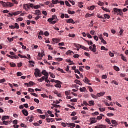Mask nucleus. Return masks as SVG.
Returning <instances> with one entry per match:
<instances>
[{"mask_svg": "<svg viewBox=\"0 0 128 128\" xmlns=\"http://www.w3.org/2000/svg\"><path fill=\"white\" fill-rule=\"evenodd\" d=\"M98 128H106V126L105 125H99L98 126Z\"/></svg>", "mask_w": 128, "mask_h": 128, "instance_id": "obj_47", "label": "nucleus"}, {"mask_svg": "<svg viewBox=\"0 0 128 128\" xmlns=\"http://www.w3.org/2000/svg\"><path fill=\"white\" fill-rule=\"evenodd\" d=\"M91 122L90 124H96L98 122V121H96V118H90Z\"/></svg>", "mask_w": 128, "mask_h": 128, "instance_id": "obj_11", "label": "nucleus"}, {"mask_svg": "<svg viewBox=\"0 0 128 128\" xmlns=\"http://www.w3.org/2000/svg\"><path fill=\"white\" fill-rule=\"evenodd\" d=\"M58 22V19L56 15H53L52 18L48 20V22H50V24H56Z\"/></svg>", "mask_w": 128, "mask_h": 128, "instance_id": "obj_1", "label": "nucleus"}, {"mask_svg": "<svg viewBox=\"0 0 128 128\" xmlns=\"http://www.w3.org/2000/svg\"><path fill=\"white\" fill-rule=\"evenodd\" d=\"M102 116H99L97 117L96 120H102Z\"/></svg>", "mask_w": 128, "mask_h": 128, "instance_id": "obj_63", "label": "nucleus"}, {"mask_svg": "<svg viewBox=\"0 0 128 128\" xmlns=\"http://www.w3.org/2000/svg\"><path fill=\"white\" fill-rule=\"evenodd\" d=\"M104 18H105V19L108 18V20H110V15H108V14H104Z\"/></svg>", "mask_w": 128, "mask_h": 128, "instance_id": "obj_30", "label": "nucleus"}, {"mask_svg": "<svg viewBox=\"0 0 128 128\" xmlns=\"http://www.w3.org/2000/svg\"><path fill=\"white\" fill-rule=\"evenodd\" d=\"M99 110L101 112H106V108H99Z\"/></svg>", "mask_w": 128, "mask_h": 128, "instance_id": "obj_50", "label": "nucleus"}, {"mask_svg": "<svg viewBox=\"0 0 128 128\" xmlns=\"http://www.w3.org/2000/svg\"><path fill=\"white\" fill-rule=\"evenodd\" d=\"M22 114L25 116H28V112L26 110H22Z\"/></svg>", "mask_w": 128, "mask_h": 128, "instance_id": "obj_12", "label": "nucleus"}, {"mask_svg": "<svg viewBox=\"0 0 128 128\" xmlns=\"http://www.w3.org/2000/svg\"><path fill=\"white\" fill-rule=\"evenodd\" d=\"M58 72H60L62 74H66V72L64 71V70L61 69L60 68H58Z\"/></svg>", "mask_w": 128, "mask_h": 128, "instance_id": "obj_34", "label": "nucleus"}, {"mask_svg": "<svg viewBox=\"0 0 128 128\" xmlns=\"http://www.w3.org/2000/svg\"><path fill=\"white\" fill-rule=\"evenodd\" d=\"M35 16H42V12H40V10H36V13L34 14Z\"/></svg>", "mask_w": 128, "mask_h": 128, "instance_id": "obj_13", "label": "nucleus"}, {"mask_svg": "<svg viewBox=\"0 0 128 128\" xmlns=\"http://www.w3.org/2000/svg\"><path fill=\"white\" fill-rule=\"evenodd\" d=\"M50 82H55L56 84H58L59 82H60V81L56 80H51Z\"/></svg>", "mask_w": 128, "mask_h": 128, "instance_id": "obj_32", "label": "nucleus"}, {"mask_svg": "<svg viewBox=\"0 0 128 128\" xmlns=\"http://www.w3.org/2000/svg\"><path fill=\"white\" fill-rule=\"evenodd\" d=\"M34 10H38V8H40V5H36V6H34Z\"/></svg>", "mask_w": 128, "mask_h": 128, "instance_id": "obj_39", "label": "nucleus"}, {"mask_svg": "<svg viewBox=\"0 0 128 128\" xmlns=\"http://www.w3.org/2000/svg\"><path fill=\"white\" fill-rule=\"evenodd\" d=\"M89 48L92 52H96V46L95 44L93 45V46H90Z\"/></svg>", "mask_w": 128, "mask_h": 128, "instance_id": "obj_6", "label": "nucleus"}, {"mask_svg": "<svg viewBox=\"0 0 128 128\" xmlns=\"http://www.w3.org/2000/svg\"><path fill=\"white\" fill-rule=\"evenodd\" d=\"M52 106H54V108H62V106H60L56 104H52Z\"/></svg>", "mask_w": 128, "mask_h": 128, "instance_id": "obj_29", "label": "nucleus"}, {"mask_svg": "<svg viewBox=\"0 0 128 128\" xmlns=\"http://www.w3.org/2000/svg\"><path fill=\"white\" fill-rule=\"evenodd\" d=\"M52 4H60V2H58V0H52Z\"/></svg>", "mask_w": 128, "mask_h": 128, "instance_id": "obj_28", "label": "nucleus"}, {"mask_svg": "<svg viewBox=\"0 0 128 128\" xmlns=\"http://www.w3.org/2000/svg\"><path fill=\"white\" fill-rule=\"evenodd\" d=\"M15 28H16V30H18L20 28V26L18 23L15 24Z\"/></svg>", "mask_w": 128, "mask_h": 128, "instance_id": "obj_52", "label": "nucleus"}, {"mask_svg": "<svg viewBox=\"0 0 128 128\" xmlns=\"http://www.w3.org/2000/svg\"><path fill=\"white\" fill-rule=\"evenodd\" d=\"M18 56L21 58H28V57H26V56H23L20 54H19Z\"/></svg>", "mask_w": 128, "mask_h": 128, "instance_id": "obj_35", "label": "nucleus"}, {"mask_svg": "<svg viewBox=\"0 0 128 128\" xmlns=\"http://www.w3.org/2000/svg\"><path fill=\"white\" fill-rule=\"evenodd\" d=\"M29 8H31L34 10V4H29Z\"/></svg>", "mask_w": 128, "mask_h": 128, "instance_id": "obj_41", "label": "nucleus"}, {"mask_svg": "<svg viewBox=\"0 0 128 128\" xmlns=\"http://www.w3.org/2000/svg\"><path fill=\"white\" fill-rule=\"evenodd\" d=\"M114 10L115 12H116L118 16H123L124 13L122 12V10L118 9L117 8H114Z\"/></svg>", "mask_w": 128, "mask_h": 128, "instance_id": "obj_4", "label": "nucleus"}, {"mask_svg": "<svg viewBox=\"0 0 128 128\" xmlns=\"http://www.w3.org/2000/svg\"><path fill=\"white\" fill-rule=\"evenodd\" d=\"M7 56L10 58H12V60H14V58L16 60H18V58H20L16 55H14V56H12L10 55L7 54Z\"/></svg>", "mask_w": 128, "mask_h": 128, "instance_id": "obj_7", "label": "nucleus"}, {"mask_svg": "<svg viewBox=\"0 0 128 128\" xmlns=\"http://www.w3.org/2000/svg\"><path fill=\"white\" fill-rule=\"evenodd\" d=\"M86 90V88L84 87L83 88H80V91L81 92H84V90Z\"/></svg>", "mask_w": 128, "mask_h": 128, "instance_id": "obj_45", "label": "nucleus"}, {"mask_svg": "<svg viewBox=\"0 0 128 128\" xmlns=\"http://www.w3.org/2000/svg\"><path fill=\"white\" fill-rule=\"evenodd\" d=\"M6 120H10V116H3L2 118V121Z\"/></svg>", "mask_w": 128, "mask_h": 128, "instance_id": "obj_17", "label": "nucleus"}, {"mask_svg": "<svg viewBox=\"0 0 128 128\" xmlns=\"http://www.w3.org/2000/svg\"><path fill=\"white\" fill-rule=\"evenodd\" d=\"M114 70H116V72H120V68L116 66H114Z\"/></svg>", "mask_w": 128, "mask_h": 128, "instance_id": "obj_33", "label": "nucleus"}, {"mask_svg": "<svg viewBox=\"0 0 128 128\" xmlns=\"http://www.w3.org/2000/svg\"><path fill=\"white\" fill-rule=\"evenodd\" d=\"M34 116H30V120L29 122H34Z\"/></svg>", "mask_w": 128, "mask_h": 128, "instance_id": "obj_46", "label": "nucleus"}, {"mask_svg": "<svg viewBox=\"0 0 128 128\" xmlns=\"http://www.w3.org/2000/svg\"><path fill=\"white\" fill-rule=\"evenodd\" d=\"M42 14L46 16H48V12H46V11H42Z\"/></svg>", "mask_w": 128, "mask_h": 128, "instance_id": "obj_56", "label": "nucleus"}, {"mask_svg": "<svg viewBox=\"0 0 128 128\" xmlns=\"http://www.w3.org/2000/svg\"><path fill=\"white\" fill-rule=\"evenodd\" d=\"M84 40H85V42H88V46H92V44H94V43L92 42V41H88V40H86L84 39Z\"/></svg>", "mask_w": 128, "mask_h": 128, "instance_id": "obj_18", "label": "nucleus"}, {"mask_svg": "<svg viewBox=\"0 0 128 128\" xmlns=\"http://www.w3.org/2000/svg\"><path fill=\"white\" fill-rule=\"evenodd\" d=\"M89 104H90V106H94V101H93V100L90 101Z\"/></svg>", "mask_w": 128, "mask_h": 128, "instance_id": "obj_48", "label": "nucleus"}, {"mask_svg": "<svg viewBox=\"0 0 128 128\" xmlns=\"http://www.w3.org/2000/svg\"><path fill=\"white\" fill-rule=\"evenodd\" d=\"M124 30L123 29L120 30V36H122V34H124Z\"/></svg>", "mask_w": 128, "mask_h": 128, "instance_id": "obj_58", "label": "nucleus"}, {"mask_svg": "<svg viewBox=\"0 0 128 128\" xmlns=\"http://www.w3.org/2000/svg\"><path fill=\"white\" fill-rule=\"evenodd\" d=\"M121 58L124 60V62H128V60H126V58L124 54H121L120 55Z\"/></svg>", "mask_w": 128, "mask_h": 128, "instance_id": "obj_14", "label": "nucleus"}, {"mask_svg": "<svg viewBox=\"0 0 128 128\" xmlns=\"http://www.w3.org/2000/svg\"><path fill=\"white\" fill-rule=\"evenodd\" d=\"M100 114V113L98 112H95L94 113H93L92 114V116H98Z\"/></svg>", "mask_w": 128, "mask_h": 128, "instance_id": "obj_62", "label": "nucleus"}, {"mask_svg": "<svg viewBox=\"0 0 128 128\" xmlns=\"http://www.w3.org/2000/svg\"><path fill=\"white\" fill-rule=\"evenodd\" d=\"M50 77L52 78H56V76L52 74V73H50Z\"/></svg>", "mask_w": 128, "mask_h": 128, "instance_id": "obj_57", "label": "nucleus"}, {"mask_svg": "<svg viewBox=\"0 0 128 128\" xmlns=\"http://www.w3.org/2000/svg\"><path fill=\"white\" fill-rule=\"evenodd\" d=\"M47 46H48V48H48V50H54V48H52V46H51V45L48 44V45H47Z\"/></svg>", "mask_w": 128, "mask_h": 128, "instance_id": "obj_42", "label": "nucleus"}, {"mask_svg": "<svg viewBox=\"0 0 128 128\" xmlns=\"http://www.w3.org/2000/svg\"><path fill=\"white\" fill-rule=\"evenodd\" d=\"M111 122L112 124H114L115 126H118V123L116 120H112Z\"/></svg>", "mask_w": 128, "mask_h": 128, "instance_id": "obj_24", "label": "nucleus"}, {"mask_svg": "<svg viewBox=\"0 0 128 128\" xmlns=\"http://www.w3.org/2000/svg\"><path fill=\"white\" fill-rule=\"evenodd\" d=\"M28 92H34V89H32L30 88H29L28 89Z\"/></svg>", "mask_w": 128, "mask_h": 128, "instance_id": "obj_53", "label": "nucleus"}, {"mask_svg": "<svg viewBox=\"0 0 128 128\" xmlns=\"http://www.w3.org/2000/svg\"><path fill=\"white\" fill-rule=\"evenodd\" d=\"M3 124L5 126H8V122H6V120L3 121Z\"/></svg>", "mask_w": 128, "mask_h": 128, "instance_id": "obj_55", "label": "nucleus"}, {"mask_svg": "<svg viewBox=\"0 0 128 128\" xmlns=\"http://www.w3.org/2000/svg\"><path fill=\"white\" fill-rule=\"evenodd\" d=\"M74 46H75L76 48H82V50H86L87 52H90V49H88V48H86L84 46H82V45L74 44Z\"/></svg>", "mask_w": 128, "mask_h": 128, "instance_id": "obj_3", "label": "nucleus"}, {"mask_svg": "<svg viewBox=\"0 0 128 128\" xmlns=\"http://www.w3.org/2000/svg\"><path fill=\"white\" fill-rule=\"evenodd\" d=\"M71 102H78V100L77 99H72L70 100Z\"/></svg>", "mask_w": 128, "mask_h": 128, "instance_id": "obj_49", "label": "nucleus"}, {"mask_svg": "<svg viewBox=\"0 0 128 128\" xmlns=\"http://www.w3.org/2000/svg\"><path fill=\"white\" fill-rule=\"evenodd\" d=\"M67 24H76V22L74 20L70 18L66 20Z\"/></svg>", "mask_w": 128, "mask_h": 128, "instance_id": "obj_10", "label": "nucleus"}, {"mask_svg": "<svg viewBox=\"0 0 128 128\" xmlns=\"http://www.w3.org/2000/svg\"><path fill=\"white\" fill-rule=\"evenodd\" d=\"M68 14H76V12L68 10Z\"/></svg>", "mask_w": 128, "mask_h": 128, "instance_id": "obj_31", "label": "nucleus"}, {"mask_svg": "<svg viewBox=\"0 0 128 128\" xmlns=\"http://www.w3.org/2000/svg\"><path fill=\"white\" fill-rule=\"evenodd\" d=\"M67 126H70L69 128H71V126H72L73 128H76V124H68L66 123Z\"/></svg>", "mask_w": 128, "mask_h": 128, "instance_id": "obj_22", "label": "nucleus"}, {"mask_svg": "<svg viewBox=\"0 0 128 128\" xmlns=\"http://www.w3.org/2000/svg\"><path fill=\"white\" fill-rule=\"evenodd\" d=\"M17 76H23V74L22 73V72H18L17 73Z\"/></svg>", "mask_w": 128, "mask_h": 128, "instance_id": "obj_59", "label": "nucleus"}, {"mask_svg": "<svg viewBox=\"0 0 128 128\" xmlns=\"http://www.w3.org/2000/svg\"><path fill=\"white\" fill-rule=\"evenodd\" d=\"M8 42H14V38H8Z\"/></svg>", "mask_w": 128, "mask_h": 128, "instance_id": "obj_43", "label": "nucleus"}, {"mask_svg": "<svg viewBox=\"0 0 128 128\" xmlns=\"http://www.w3.org/2000/svg\"><path fill=\"white\" fill-rule=\"evenodd\" d=\"M10 66L11 68H16V64H10Z\"/></svg>", "mask_w": 128, "mask_h": 128, "instance_id": "obj_44", "label": "nucleus"}, {"mask_svg": "<svg viewBox=\"0 0 128 128\" xmlns=\"http://www.w3.org/2000/svg\"><path fill=\"white\" fill-rule=\"evenodd\" d=\"M55 60L57 62H62V58H56Z\"/></svg>", "mask_w": 128, "mask_h": 128, "instance_id": "obj_60", "label": "nucleus"}, {"mask_svg": "<svg viewBox=\"0 0 128 128\" xmlns=\"http://www.w3.org/2000/svg\"><path fill=\"white\" fill-rule=\"evenodd\" d=\"M34 83L32 82H29V84H28V83L24 84V85L28 86V88H30V86H34Z\"/></svg>", "mask_w": 128, "mask_h": 128, "instance_id": "obj_9", "label": "nucleus"}, {"mask_svg": "<svg viewBox=\"0 0 128 128\" xmlns=\"http://www.w3.org/2000/svg\"><path fill=\"white\" fill-rule=\"evenodd\" d=\"M22 11H18V12H16L14 13V16H18V14H22Z\"/></svg>", "mask_w": 128, "mask_h": 128, "instance_id": "obj_23", "label": "nucleus"}, {"mask_svg": "<svg viewBox=\"0 0 128 128\" xmlns=\"http://www.w3.org/2000/svg\"><path fill=\"white\" fill-rule=\"evenodd\" d=\"M84 2H80L78 3V6L80 8H84Z\"/></svg>", "mask_w": 128, "mask_h": 128, "instance_id": "obj_19", "label": "nucleus"}, {"mask_svg": "<svg viewBox=\"0 0 128 128\" xmlns=\"http://www.w3.org/2000/svg\"><path fill=\"white\" fill-rule=\"evenodd\" d=\"M96 8V6H91L90 8H88L89 10H94Z\"/></svg>", "mask_w": 128, "mask_h": 128, "instance_id": "obj_36", "label": "nucleus"}, {"mask_svg": "<svg viewBox=\"0 0 128 128\" xmlns=\"http://www.w3.org/2000/svg\"><path fill=\"white\" fill-rule=\"evenodd\" d=\"M36 72L34 73V76L36 78H38V76H39V78H41L42 74V72H40V70L38 68H36L35 70Z\"/></svg>", "mask_w": 128, "mask_h": 128, "instance_id": "obj_5", "label": "nucleus"}, {"mask_svg": "<svg viewBox=\"0 0 128 128\" xmlns=\"http://www.w3.org/2000/svg\"><path fill=\"white\" fill-rule=\"evenodd\" d=\"M112 84H116V86H118V82H116L115 80H113L112 82Z\"/></svg>", "mask_w": 128, "mask_h": 128, "instance_id": "obj_61", "label": "nucleus"}, {"mask_svg": "<svg viewBox=\"0 0 128 128\" xmlns=\"http://www.w3.org/2000/svg\"><path fill=\"white\" fill-rule=\"evenodd\" d=\"M109 55L111 56V58H114V54L112 52H109Z\"/></svg>", "mask_w": 128, "mask_h": 128, "instance_id": "obj_51", "label": "nucleus"}, {"mask_svg": "<svg viewBox=\"0 0 128 128\" xmlns=\"http://www.w3.org/2000/svg\"><path fill=\"white\" fill-rule=\"evenodd\" d=\"M106 122H108V124H112V122H110V120L108 118H106Z\"/></svg>", "mask_w": 128, "mask_h": 128, "instance_id": "obj_54", "label": "nucleus"}, {"mask_svg": "<svg viewBox=\"0 0 128 128\" xmlns=\"http://www.w3.org/2000/svg\"><path fill=\"white\" fill-rule=\"evenodd\" d=\"M0 4H2L4 8H6V6H10L12 8V6H14V4L9 2L6 3L4 2H0Z\"/></svg>", "mask_w": 128, "mask_h": 128, "instance_id": "obj_2", "label": "nucleus"}, {"mask_svg": "<svg viewBox=\"0 0 128 128\" xmlns=\"http://www.w3.org/2000/svg\"><path fill=\"white\" fill-rule=\"evenodd\" d=\"M65 3H66V6H68L69 8H70V6H72V5H70V4L68 2L66 1Z\"/></svg>", "mask_w": 128, "mask_h": 128, "instance_id": "obj_40", "label": "nucleus"}, {"mask_svg": "<svg viewBox=\"0 0 128 128\" xmlns=\"http://www.w3.org/2000/svg\"><path fill=\"white\" fill-rule=\"evenodd\" d=\"M22 20H24V18H18L16 20V22H22Z\"/></svg>", "mask_w": 128, "mask_h": 128, "instance_id": "obj_37", "label": "nucleus"}, {"mask_svg": "<svg viewBox=\"0 0 128 128\" xmlns=\"http://www.w3.org/2000/svg\"><path fill=\"white\" fill-rule=\"evenodd\" d=\"M57 84L56 85H55V87L56 88H62V85H60V84H62V82H60L59 83H56Z\"/></svg>", "mask_w": 128, "mask_h": 128, "instance_id": "obj_21", "label": "nucleus"}, {"mask_svg": "<svg viewBox=\"0 0 128 128\" xmlns=\"http://www.w3.org/2000/svg\"><path fill=\"white\" fill-rule=\"evenodd\" d=\"M106 94V92H101L100 93H99L97 94V96L98 98H100V96H104Z\"/></svg>", "mask_w": 128, "mask_h": 128, "instance_id": "obj_15", "label": "nucleus"}, {"mask_svg": "<svg viewBox=\"0 0 128 128\" xmlns=\"http://www.w3.org/2000/svg\"><path fill=\"white\" fill-rule=\"evenodd\" d=\"M98 5L100 6H104V3L102 2H98Z\"/></svg>", "mask_w": 128, "mask_h": 128, "instance_id": "obj_38", "label": "nucleus"}, {"mask_svg": "<svg viewBox=\"0 0 128 128\" xmlns=\"http://www.w3.org/2000/svg\"><path fill=\"white\" fill-rule=\"evenodd\" d=\"M74 54V52H72L70 50H69L68 52H66V54L67 56H68L70 54Z\"/></svg>", "mask_w": 128, "mask_h": 128, "instance_id": "obj_25", "label": "nucleus"}, {"mask_svg": "<svg viewBox=\"0 0 128 128\" xmlns=\"http://www.w3.org/2000/svg\"><path fill=\"white\" fill-rule=\"evenodd\" d=\"M76 116V112H73L72 114H71V116Z\"/></svg>", "mask_w": 128, "mask_h": 128, "instance_id": "obj_64", "label": "nucleus"}, {"mask_svg": "<svg viewBox=\"0 0 128 128\" xmlns=\"http://www.w3.org/2000/svg\"><path fill=\"white\" fill-rule=\"evenodd\" d=\"M74 83L76 84H79V86H82V82L78 80H76L74 81Z\"/></svg>", "mask_w": 128, "mask_h": 128, "instance_id": "obj_20", "label": "nucleus"}, {"mask_svg": "<svg viewBox=\"0 0 128 128\" xmlns=\"http://www.w3.org/2000/svg\"><path fill=\"white\" fill-rule=\"evenodd\" d=\"M24 8L27 12H28V10H30V4H24Z\"/></svg>", "mask_w": 128, "mask_h": 128, "instance_id": "obj_8", "label": "nucleus"}, {"mask_svg": "<svg viewBox=\"0 0 128 128\" xmlns=\"http://www.w3.org/2000/svg\"><path fill=\"white\" fill-rule=\"evenodd\" d=\"M46 78V76H44L42 78H41L40 79H38V81L40 82H44V80Z\"/></svg>", "mask_w": 128, "mask_h": 128, "instance_id": "obj_27", "label": "nucleus"}, {"mask_svg": "<svg viewBox=\"0 0 128 128\" xmlns=\"http://www.w3.org/2000/svg\"><path fill=\"white\" fill-rule=\"evenodd\" d=\"M84 82L86 84H90V80H88V78L86 77L85 78V80H84Z\"/></svg>", "mask_w": 128, "mask_h": 128, "instance_id": "obj_26", "label": "nucleus"}, {"mask_svg": "<svg viewBox=\"0 0 128 128\" xmlns=\"http://www.w3.org/2000/svg\"><path fill=\"white\" fill-rule=\"evenodd\" d=\"M42 74H43L44 76H48V72H46V70H44L42 72Z\"/></svg>", "mask_w": 128, "mask_h": 128, "instance_id": "obj_16", "label": "nucleus"}]
</instances>
